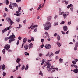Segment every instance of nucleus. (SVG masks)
Segmentation results:
<instances>
[{
	"label": "nucleus",
	"mask_w": 78,
	"mask_h": 78,
	"mask_svg": "<svg viewBox=\"0 0 78 78\" xmlns=\"http://www.w3.org/2000/svg\"><path fill=\"white\" fill-rule=\"evenodd\" d=\"M51 64L50 63L48 62H46L45 63L44 67H47L48 71H51L52 69V66H51Z\"/></svg>",
	"instance_id": "f257e3e1"
},
{
	"label": "nucleus",
	"mask_w": 78,
	"mask_h": 78,
	"mask_svg": "<svg viewBox=\"0 0 78 78\" xmlns=\"http://www.w3.org/2000/svg\"><path fill=\"white\" fill-rule=\"evenodd\" d=\"M51 25L50 22L47 21L46 23L44 28L45 30L47 31V30H48L50 29V28H51Z\"/></svg>",
	"instance_id": "f03ea898"
},
{
	"label": "nucleus",
	"mask_w": 78,
	"mask_h": 78,
	"mask_svg": "<svg viewBox=\"0 0 78 78\" xmlns=\"http://www.w3.org/2000/svg\"><path fill=\"white\" fill-rule=\"evenodd\" d=\"M10 45H9L8 44H6L4 47L5 49L6 50H8L10 48Z\"/></svg>",
	"instance_id": "7ed1b4c3"
},
{
	"label": "nucleus",
	"mask_w": 78,
	"mask_h": 78,
	"mask_svg": "<svg viewBox=\"0 0 78 78\" xmlns=\"http://www.w3.org/2000/svg\"><path fill=\"white\" fill-rule=\"evenodd\" d=\"M45 48L46 49H50L51 48V45L49 44H47L45 45Z\"/></svg>",
	"instance_id": "20e7f679"
},
{
	"label": "nucleus",
	"mask_w": 78,
	"mask_h": 78,
	"mask_svg": "<svg viewBox=\"0 0 78 78\" xmlns=\"http://www.w3.org/2000/svg\"><path fill=\"white\" fill-rule=\"evenodd\" d=\"M9 29H10V27L5 28V29L2 30V33H5V32H6V31H8V30Z\"/></svg>",
	"instance_id": "39448f33"
},
{
	"label": "nucleus",
	"mask_w": 78,
	"mask_h": 78,
	"mask_svg": "<svg viewBox=\"0 0 78 78\" xmlns=\"http://www.w3.org/2000/svg\"><path fill=\"white\" fill-rule=\"evenodd\" d=\"M6 19L7 22H10L11 24H12V21H11V19H10V18H7Z\"/></svg>",
	"instance_id": "423d86ee"
},
{
	"label": "nucleus",
	"mask_w": 78,
	"mask_h": 78,
	"mask_svg": "<svg viewBox=\"0 0 78 78\" xmlns=\"http://www.w3.org/2000/svg\"><path fill=\"white\" fill-rule=\"evenodd\" d=\"M22 66V64L20 63H19V66H17L16 67V70H19V67H20V66Z\"/></svg>",
	"instance_id": "0eeeda50"
},
{
	"label": "nucleus",
	"mask_w": 78,
	"mask_h": 78,
	"mask_svg": "<svg viewBox=\"0 0 78 78\" xmlns=\"http://www.w3.org/2000/svg\"><path fill=\"white\" fill-rule=\"evenodd\" d=\"M48 33L47 32H45L44 34V37L46 38V37L48 36Z\"/></svg>",
	"instance_id": "6e6552de"
},
{
	"label": "nucleus",
	"mask_w": 78,
	"mask_h": 78,
	"mask_svg": "<svg viewBox=\"0 0 78 78\" xmlns=\"http://www.w3.org/2000/svg\"><path fill=\"white\" fill-rule=\"evenodd\" d=\"M63 30L64 31H67V27L65 26L63 27Z\"/></svg>",
	"instance_id": "1a4fd4ad"
},
{
	"label": "nucleus",
	"mask_w": 78,
	"mask_h": 78,
	"mask_svg": "<svg viewBox=\"0 0 78 78\" xmlns=\"http://www.w3.org/2000/svg\"><path fill=\"white\" fill-rule=\"evenodd\" d=\"M21 7H19L18 11L16 12V13H18V14L19 13H20V10H21Z\"/></svg>",
	"instance_id": "9d476101"
},
{
	"label": "nucleus",
	"mask_w": 78,
	"mask_h": 78,
	"mask_svg": "<svg viewBox=\"0 0 78 78\" xmlns=\"http://www.w3.org/2000/svg\"><path fill=\"white\" fill-rule=\"evenodd\" d=\"M12 6H13V7L14 8L15 7H16L17 6V4L16 3H13L12 4Z\"/></svg>",
	"instance_id": "9b49d317"
},
{
	"label": "nucleus",
	"mask_w": 78,
	"mask_h": 78,
	"mask_svg": "<svg viewBox=\"0 0 78 78\" xmlns=\"http://www.w3.org/2000/svg\"><path fill=\"white\" fill-rule=\"evenodd\" d=\"M16 36L14 35H12L9 37L10 39H13V38H15Z\"/></svg>",
	"instance_id": "f8f14e48"
},
{
	"label": "nucleus",
	"mask_w": 78,
	"mask_h": 78,
	"mask_svg": "<svg viewBox=\"0 0 78 78\" xmlns=\"http://www.w3.org/2000/svg\"><path fill=\"white\" fill-rule=\"evenodd\" d=\"M33 47V45L32 43H30L29 45V48H32Z\"/></svg>",
	"instance_id": "ddd939ff"
},
{
	"label": "nucleus",
	"mask_w": 78,
	"mask_h": 78,
	"mask_svg": "<svg viewBox=\"0 0 78 78\" xmlns=\"http://www.w3.org/2000/svg\"><path fill=\"white\" fill-rule=\"evenodd\" d=\"M47 20L48 21H50L51 20V16H49L47 18Z\"/></svg>",
	"instance_id": "4468645a"
},
{
	"label": "nucleus",
	"mask_w": 78,
	"mask_h": 78,
	"mask_svg": "<svg viewBox=\"0 0 78 78\" xmlns=\"http://www.w3.org/2000/svg\"><path fill=\"white\" fill-rule=\"evenodd\" d=\"M24 48L26 49V50L28 49V45L26 44L24 46Z\"/></svg>",
	"instance_id": "2eb2a0df"
},
{
	"label": "nucleus",
	"mask_w": 78,
	"mask_h": 78,
	"mask_svg": "<svg viewBox=\"0 0 78 78\" xmlns=\"http://www.w3.org/2000/svg\"><path fill=\"white\" fill-rule=\"evenodd\" d=\"M74 72H75V73H78V69L77 68H76L75 69L74 71Z\"/></svg>",
	"instance_id": "dca6fc26"
},
{
	"label": "nucleus",
	"mask_w": 78,
	"mask_h": 78,
	"mask_svg": "<svg viewBox=\"0 0 78 78\" xmlns=\"http://www.w3.org/2000/svg\"><path fill=\"white\" fill-rule=\"evenodd\" d=\"M20 60H21V59L20 58H17V59L16 60V62L17 63H19V62L20 61Z\"/></svg>",
	"instance_id": "f3484780"
},
{
	"label": "nucleus",
	"mask_w": 78,
	"mask_h": 78,
	"mask_svg": "<svg viewBox=\"0 0 78 78\" xmlns=\"http://www.w3.org/2000/svg\"><path fill=\"white\" fill-rule=\"evenodd\" d=\"M72 4H70V5H69L68 6H67V8H69V9L70 8H72Z\"/></svg>",
	"instance_id": "a211bd4d"
},
{
	"label": "nucleus",
	"mask_w": 78,
	"mask_h": 78,
	"mask_svg": "<svg viewBox=\"0 0 78 78\" xmlns=\"http://www.w3.org/2000/svg\"><path fill=\"white\" fill-rule=\"evenodd\" d=\"M14 40H15L14 39L9 40V44H11L12 42H13V41H14Z\"/></svg>",
	"instance_id": "6ab92c4d"
},
{
	"label": "nucleus",
	"mask_w": 78,
	"mask_h": 78,
	"mask_svg": "<svg viewBox=\"0 0 78 78\" xmlns=\"http://www.w3.org/2000/svg\"><path fill=\"white\" fill-rule=\"evenodd\" d=\"M2 68L3 70H4L6 68V66H5V65L3 64L2 66Z\"/></svg>",
	"instance_id": "aec40b11"
},
{
	"label": "nucleus",
	"mask_w": 78,
	"mask_h": 78,
	"mask_svg": "<svg viewBox=\"0 0 78 78\" xmlns=\"http://www.w3.org/2000/svg\"><path fill=\"white\" fill-rule=\"evenodd\" d=\"M20 14H21V13H16H16L14 14V15L15 16H20Z\"/></svg>",
	"instance_id": "412c9836"
},
{
	"label": "nucleus",
	"mask_w": 78,
	"mask_h": 78,
	"mask_svg": "<svg viewBox=\"0 0 78 78\" xmlns=\"http://www.w3.org/2000/svg\"><path fill=\"white\" fill-rule=\"evenodd\" d=\"M54 54L52 52H51L50 54L49 55V57L51 58L52 56H53Z\"/></svg>",
	"instance_id": "4be33fe9"
},
{
	"label": "nucleus",
	"mask_w": 78,
	"mask_h": 78,
	"mask_svg": "<svg viewBox=\"0 0 78 78\" xmlns=\"http://www.w3.org/2000/svg\"><path fill=\"white\" fill-rule=\"evenodd\" d=\"M9 2V0H6L5 3L6 5H8Z\"/></svg>",
	"instance_id": "5701e85b"
},
{
	"label": "nucleus",
	"mask_w": 78,
	"mask_h": 78,
	"mask_svg": "<svg viewBox=\"0 0 78 78\" xmlns=\"http://www.w3.org/2000/svg\"><path fill=\"white\" fill-rule=\"evenodd\" d=\"M41 6H42V4H40L39 5V6L37 8V10H39V9H40V8H41Z\"/></svg>",
	"instance_id": "b1692460"
},
{
	"label": "nucleus",
	"mask_w": 78,
	"mask_h": 78,
	"mask_svg": "<svg viewBox=\"0 0 78 78\" xmlns=\"http://www.w3.org/2000/svg\"><path fill=\"white\" fill-rule=\"evenodd\" d=\"M57 45H58V47H61V44H60L59 42H57Z\"/></svg>",
	"instance_id": "393cba45"
},
{
	"label": "nucleus",
	"mask_w": 78,
	"mask_h": 78,
	"mask_svg": "<svg viewBox=\"0 0 78 78\" xmlns=\"http://www.w3.org/2000/svg\"><path fill=\"white\" fill-rule=\"evenodd\" d=\"M28 69V65H27L26 66V68H25V70H27Z\"/></svg>",
	"instance_id": "a878e982"
},
{
	"label": "nucleus",
	"mask_w": 78,
	"mask_h": 78,
	"mask_svg": "<svg viewBox=\"0 0 78 78\" xmlns=\"http://www.w3.org/2000/svg\"><path fill=\"white\" fill-rule=\"evenodd\" d=\"M9 7L10 9H12V10H13V6H12L11 5H9Z\"/></svg>",
	"instance_id": "bb28decb"
},
{
	"label": "nucleus",
	"mask_w": 78,
	"mask_h": 78,
	"mask_svg": "<svg viewBox=\"0 0 78 78\" xmlns=\"http://www.w3.org/2000/svg\"><path fill=\"white\" fill-rule=\"evenodd\" d=\"M63 16L64 19H66V17H67V16L66 14H63Z\"/></svg>",
	"instance_id": "cd10ccee"
},
{
	"label": "nucleus",
	"mask_w": 78,
	"mask_h": 78,
	"mask_svg": "<svg viewBox=\"0 0 78 78\" xmlns=\"http://www.w3.org/2000/svg\"><path fill=\"white\" fill-rule=\"evenodd\" d=\"M16 2H17V3H19V2L22 3V0H16Z\"/></svg>",
	"instance_id": "c85d7f7f"
},
{
	"label": "nucleus",
	"mask_w": 78,
	"mask_h": 78,
	"mask_svg": "<svg viewBox=\"0 0 78 78\" xmlns=\"http://www.w3.org/2000/svg\"><path fill=\"white\" fill-rule=\"evenodd\" d=\"M39 74V75H41V76H42L43 75V73H42V72L41 71H40Z\"/></svg>",
	"instance_id": "c756f323"
},
{
	"label": "nucleus",
	"mask_w": 78,
	"mask_h": 78,
	"mask_svg": "<svg viewBox=\"0 0 78 78\" xmlns=\"http://www.w3.org/2000/svg\"><path fill=\"white\" fill-rule=\"evenodd\" d=\"M25 66L23 65L21 68V69L24 70L25 69Z\"/></svg>",
	"instance_id": "7c9ffc66"
},
{
	"label": "nucleus",
	"mask_w": 78,
	"mask_h": 78,
	"mask_svg": "<svg viewBox=\"0 0 78 78\" xmlns=\"http://www.w3.org/2000/svg\"><path fill=\"white\" fill-rule=\"evenodd\" d=\"M6 52V50L5 49H3L2 50V53L3 54H5Z\"/></svg>",
	"instance_id": "2f4dec72"
},
{
	"label": "nucleus",
	"mask_w": 78,
	"mask_h": 78,
	"mask_svg": "<svg viewBox=\"0 0 78 78\" xmlns=\"http://www.w3.org/2000/svg\"><path fill=\"white\" fill-rule=\"evenodd\" d=\"M44 61H45V60L44 59L42 60L41 65H43L44 64Z\"/></svg>",
	"instance_id": "473e14b6"
},
{
	"label": "nucleus",
	"mask_w": 78,
	"mask_h": 78,
	"mask_svg": "<svg viewBox=\"0 0 78 78\" xmlns=\"http://www.w3.org/2000/svg\"><path fill=\"white\" fill-rule=\"evenodd\" d=\"M16 20L17 22H20V18H17L16 19Z\"/></svg>",
	"instance_id": "72a5a7b5"
},
{
	"label": "nucleus",
	"mask_w": 78,
	"mask_h": 78,
	"mask_svg": "<svg viewBox=\"0 0 78 78\" xmlns=\"http://www.w3.org/2000/svg\"><path fill=\"white\" fill-rule=\"evenodd\" d=\"M6 73L4 72L3 73V76H6Z\"/></svg>",
	"instance_id": "f704fd0d"
},
{
	"label": "nucleus",
	"mask_w": 78,
	"mask_h": 78,
	"mask_svg": "<svg viewBox=\"0 0 78 78\" xmlns=\"http://www.w3.org/2000/svg\"><path fill=\"white\" fill-rule=\"evenodd\" d=\"M54 36H55V37H56L57 36H58V33H55L54 35H53Z\"/></svg>",
	"instance_id": "c9c22d12"
},
{
	"label": "nucleus",
	"mask_w": 78,
	"mask_h": 78,
	"mask_svg": "<svg viewBox=\"0 0 78 78\" xmlns=\"http://www.w3.org/2000/svg\"><path fill=\"white\" fill-rule=\"evenodd\" d=\"M19 42H20V41H19V40H18L17 41V42L16 43V45H19Z\"/></svg>",
	"instance_id": "e433bc0d"
},
{
	"label": "nucleus",
	"mask_w": 78,
	"mask_h": 78,
	"mask_svg": "<svg viewBox=\"0 0 78 78\" xmlns=\"http://www.w3.org/2000/svg\"><path fill=\"white\" fill-rule=\"evenodd\" d=\"M59 61H60V62H63V59H61V58H60Z\"/></svg>",
	"instance_id": "4c0bfd02"
},
{
	"label": "nucleus",
	"mask_w": 78,
	"mask_h": 78,
	"mask_svg": "<svg viewBox=\"0 0 78 78\" xmlns=\"http://www.w3.org/2000/svg\"><path fill=\"white\" fill-rule=\"evenodd\" d=\"M25 55L26 56H29V54L27 52H25Z\"/></svg>",
	"instance_id": "58836bf2"
},
{
	"label": "nucleus",
	"mask_w": 78,
	"mask_h": 78,
	"mask_svg": "<svg viewBox=\"0 0 78 78\" xmlns=\"http://www.w3.org/2000/svg\"><path fill=\"white\" fill-rule=\"evenodd\" d=\"M72 63L73 64H76V62L74 61H72Z\"/></svg>",
	"instance_id": "ea45409f"
},
{
	"label": "nucleus",
	"mask_w": 78,
	"mask_h": 78,
	"mask_svg": "<svg viewBox=\"0 0 78 78\" xmlns=\"http://www.w3.org/2000/svg\"><path fill=\"white\" fill-rule=\"evenodd\" d=\"M55 53V54H59V51H56Z\"/></svg>",
	"instance_id": "a19ab883"
},
{
	"label": "nucleus",
	"mask_w": 78,
	"mask_h": 78,
	"mask_svg": "<svg viewBox=\"0 0 78 78\" xmlns=\"http://www.w3.org/2000/svg\"><path fill=\"white\" fill-rule=\"evenodd\" d=\"M68 3H69V2L68 1H65V4L66 5H67L68 4Z\"/></svg>",
	"instance_id": "79ce46f5"
},
{
	"label": "nucleus",
	"mask_w": 78,
	"mask_h": 78,
	"mask_svg": "<svg viewBox=\"0 0 78 78\" xmlns=\"http://www.w3.org/2000/svg\"><path fill=\"white\" fill-rule=\"evenodd\" d=\"M65 14L66 15V16H68L69 15V13L68 12H66Z\"/></svg>",
	"instance_id": "37998d69"
},
{
	"label": "nucleus",
	"mask_w": 78,
	"mask_h": 78,
	"mask_svg": "<svg viewBox=\"0 0 78 78\" xmlns=\"http://www.w3.org/2000/svg\"><path fill=\"white\" fill-rule=\"evenodd\" d=\"M64 12H61L60 14V15H62V14H64Z\"/></svg>",
	"instance_id": "c03bdc74"
},
{
	"label": "nucleus",
	"mask_w": 78,
	"mask_h": 78,
	"mask_svg": "<svg viewBox=\"0 0 78 78\" xmlns=\"http://www.w3.org/2000/svg\"><path fill=\"white\" fill-rule=\"evenodd\" d=\"M31 30H34V27H33V25H31Z\"/></svg>",
	"instance_id": "a18cd8bd"
},
{
	"label": "nucleus",
	"mask_w": 78,
	"mask_h": 78,
	"mask_svg": "<svg viewBox=\"0 0 78 78\" xmlns=\"http://www.w3.org/2000/svg\"><path fill=\"white\" fill-rule=\"evenodd\" d=\"M50 53L49 52H48V53H47V54L46 55V56H49V54Z\"/></svg>",
	"instance_id": "49530a36"
},
{
	"label": "nucleus",
	"mask_w": 78,
	"mask_h": 78,
	"mask_svg": "<svg viewBox=\"0 0 78 78\" xmlns=\"http://www.w3.org/2000/svg\"><path fill=\"white\" fill-rule=\"evenodd\" d=\"M61 33H62V34H66V33L64 32L63 31H61Z\"/></svg>",
	"instance_id": "de8ad7c7"
},
{
	"label": "nucleus",
	"mask_w": 78,
	"mask_h": 78,
	"mask_svg": "<svg viewBox=\"0 0 78 78\" xmlns=\"http://www.w3.org/2000/svg\"><path fill=\"white\" fill-rule=\"evenodd\" d=\"M33 27L34 28H37V25H35L34 26H33Z\"/></svg>",
	"instance_id": "09e8293b"
},
{
	"label": "nucleus",
	"mask_w": 78,
	"mask_h": 78,
	"mask_svg": "<svg viewBox=\"0 0 78 78\" xmlns=\"http://www.w3.org/2000/svg\"><path fill=\"white\" fill-rule=\"evenodd\" d=\"M64 21H62V22L60 23L61 25H62L63 24H64Z\"/></svg>",
	"instance_id": "8fccbe9b"
},
{
	"label": "nucleus",
	"mask_w": 78,
	"mask_h": 78,
	"mask_svg": "<svg viewBox=\"0 0 78 78\" xmlns=\"http://www.w3.org/2000/svg\"><path fill=\"white\" fill-rule=\"evenodd\" d=\"M27 41V39H23V42H24V43H25V42H26Z\"/></svg>",
	"instance_id": "3c124183"
},
{
	"label": "nucleus",
	"mask_w": 78,
	"mask_h": 78,
	"mask_svg": "<svg viewBox=\"0 0 78 78\" xmlns=\"http://www.w3.org/2000/svg\"><path fill=\"white\" fill-rule=\"evenodd\" d=\"M3 16H4V17H6V13H4V14Z\"/></svg>",
	"instance_id": "603ef678"
},
{
	"label": "nucleus",
	"mask_w": 78,
	"mask_h": 78,
	"mask_svg": "<svg viewBox=\"0 0 78 78\" xmlns=\"http://www.w3.org/2000/svg\"><path fill=\"white\" fill-rule=\"evenodd\" d=\"M18 39H22V37L20 36H19L18 37Z\"/></svg>",
	"instance_id": "864d4df0"
},
{
	"label": "nucleus",
	"mask_w": 78,
	"mask_h": 78,
	"mask_svg": "<svg viewBox=\"0 0 78 78\" xmlns=\"http://www.w3.org/2000/svg\"><path fill=\"white\" fill-rule=\"evenodd\" d=\"M44 44H42V45H41L40 46L41 48H43V47H44Z\"/></svg>",
	"instance_id": "5fc2aeb1"
},
{
	"label": "nucleus",
	"mask_w": 78,
	"mask_h": 78,
	"mask_svg": "<svg viewBox=\"0 0 78 78\" xmlns=\"http://www.w3.org/2000/svg\"><path fill=\"white\" fill-rule=\"evenodd\" d=\"M71 21H69V22H68L67 23V24L68 25H70V24H71Z\"/></svg>",
	"instance_id": "6e6d98bb"
},
{
	"label": "nucleus",
	"mask_w": 78,
	"mask_h": 78,
	"mask_svg": "<svg viewBox=\"0 0 78 78\" xmlns=\"http://www.w3.org/2000/svg\"><path fill=\"white\" fill-rule=\"evenodd\" d=\"M39 56L41 57V56H42V54L41 53H40L39 54Z\"/></svg>",
	"instance_id": "4d7b16f0"
},
{
	"label": "nucleus",
	"mask_w": 78,
	"mask_h": 78,
	"mask_svg": "<svg viewBox=\"0 0 78 78\" xmlns=\"http://www.w3.org/2000/svg\"><path fill=\"white\" fill-rule=\"evenodd\" d=\"M76 47H78V42H77L76 44Z\"/></svg>",
	"instance_id": "13d9d810"
},
{
	"label": "nucleus",
	"mask_w": 78,
	"mask_h": 78,
	"mask_svg": "<svg viewBox=\"0 0 78 78\" xmlns=\"http://www.w3.org/2000/svg\"><path fill=\"white\" fill-rule=\"evenodd\" d=\"M60 38H61V37H60V36H58L57 37L58 39H60Z\"/></svg>",
	"instance_id": "bf43d9fd"
},
{
	"label": "nucleus",
	"mask_w": 78,
	"mask_h": 78,
	"mask_svg": "<svg viewBox=\"0 0 78 78\" xmlns=\"http://www.w3.org/2000/svg\"><path fill=\"white\" fill-rule=\"evenodd\" d=\"M73 66L74 67H75V68H77V66L76 65H73Z\"/></svg>",
	"instance_id": "052dcab7"
},
{
	"label": "nucleus",
	"mask_w": 78,
	"mask_h": 78,
	"mask_svg": "<svg viewBox=\"0 0 78 78\" xmlns=\"http://www.w3.org/2000/svg\"><path fill=\"white\" fill-rule=\"evenodd\" d=\"M5 11H8V9H7V8H5Z\"/></svg>",
	"instance_id": "680f3d73"
},
{
	"label": "nucleus",
	"mask_w": 78,
	"mask_h": 78,
	"mask_svg": "<svg viewBox=\"0 0 78 78\" xmlns=\"http://www.w3.org/2000/svg\"><path fill=\"white\" fill-rule=\"evenodd\" d=\"M74 50H77V47H76V46H75L74 48Z\"/></svg>",
	"instance_id": "e2e57ef3"
},
{
	"label": "nucleus",
	"mask_w": 78,
	"mask_h": 78,
	"mask_svg": "<svg viewBox=\"0 0 78 78\" xmlns=\"http://www.w3.org/2000/svg\"><path fill=\"white\" fill-rule=\"evenodd\" d=\"M37 28H36L34 29V32H36V31H37Z\"/></svg>",
	"instance_id": "0e129e2a"
},
{
	"label": "nucleus",
	"mask_w": 78,
	"mask_h": 78,
	"mask_svg": "<svg viewBox=\"0 0 78 78\" xmlns=\"http://www.w3.org/2000/svg\"><path fill=\"white\" fill-rule=\"evenodd\" d=\"M55 25H58V22L55 23Z\"/></svg>",
	"instance_id": "69168bd1"
},
{
	"label": "nucleus",
	"mask_w": 78,
	"mask_h": 78,
	"mask_svg": "<svg viewBox=\"0 0 78 78\" xmlns=\"http://www.w3.org/2000/svg\"><path fill=\"white\" fill-rule=\"evenodd\" d=\"M28 42L29 43H30L31 42V40H28Z\"/></svg>",
	"instance_id": "338daca9"
},
{
	"label": "nucleus",
	"mask_w": 78,
	"mask_h": 78,
	"mask_svg": "<svg viewBox=\"0 0 78 78\" xmlns=\"http://www.w3.org/2000/svg\"><path fill=\"white\" fill-rule=\"evenodd\" d=\"M44 41V39H41V42H43Z\"/></svg>",
	"instance_id": "774afa93"
}]
</instances>
